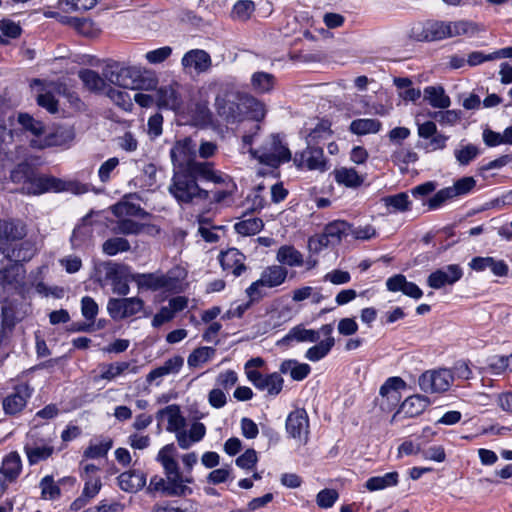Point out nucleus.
Returning a JSON list of instances; mask_svg holds the SVG:
<instances>
[{
  "label": "nucleus",
  "instance_id": "1",
  "mask_svg": "<svg viewBox=\"0 0 512 512\" xmlns=\"http://www.w3.org/2000/svg\"><path fill=\"white\" fill-rule=\"evenodd\" d=\"M214 106L219 117L231 124L241 122L245 118L260 122L266 114L262 102L230 86L220 89L216 95Z\"/></svg>",
  "mask_w": 512,
  "mask_h": 512
},
{
  "label": "nucleus",
  "instance_id": "2",
  "mask_svg": "<svg viewBox=\"0 0 512 512\" xmlns=\"http://www.w3.org/2000/svg\"><path fill=\"white\" fill-rule=\"evenodd\" d=\"M168 192L178 204H191L195 199L206 201L209 191L198 185L190 170L173 171Z\"/></svg>",
  "mask_w": 512,
  "mask_h": 512
},
{
  "label": "nucleus",
  "instance_id": "3",
  "mask_svg": "<svg viewBox=\"0 0 512 512\" xmlns=\"http://www.w3.org/2000/svg\"><path fill=\"white\" fill-rule=\"evenodd\" d=\"M103 76L111 84L124 89L142 88L141 72L137 67H128L119 62L110 61L103 68Z\"/></svg>",
  "mask_w": 512,
  "mask_h": 512
},
{
  "label": "nucleus",
  "instance_id": "4",
  "mask_svg": "<svg viewBox=\"0 0 512 512\" xmlns=\"http://www.w3.org/2000/svg\"><path fill=\"white\" fill-rule=\"evenodd\" d=\"M25 274L23 264L17 263H10L0 270V301L25 294Z\"/></svg>",
  "mask_w": 512,
  "mask_h": 512
},
{
  "label": "nucleus",
  "instance_id": "5",
  "mask_svg": "<svg viewBox=\"0 0 512 512\" xmlns=\"http://www.w3.org/2000/svg\"><path fill=\"white\" fill-rule=\"evenodd\" d=\"M130 280L135 282L140 290L178 292L181 288L180 280L171 272L135 273L130 275Z\"/></svg>",
  "mask_w": 512,
  "mask_h": 512
},
{
  "label": "nucleus",
  "instance_id": "6",
  "mask_svg": "<svg viewBox=\"0 0 512 512\" xmlns=\"http://www.w3.org/2000/svg\"><path fill=\"white\" fill-rule=\"evenodd\" d=\"M251 153L261 164L272 168H277L280 164L289 162L292 159L291 151L279 134L271 135L268 146L251 151Z\"/></svg>",
  "mask_w": 512,
  "mask_h": 512
},
{
  "label": "nucleus",
  "instance_id": "7",
  "mask_svg": "<svg viewBox=\"0 0 512 512\" xmlns=\"http://www.w3.org/2000/svg\"><path fill=\"white\" fill-rule=\"evenodd\" d=\"M476 186V181L471 176H465L454 182L453 186L445 187L437 191L427 202L429 210L440 208L448 200L469 194Z\"/></svg>",
  "mask_w": 512,
  "mask_h": 512
},
{
  "label": "nucleus",
  "instance_id": "8",
  "mask_svg": "<svg viewBox=\"0 0 512 512\" xmlns=\"http://www.w3.org/2000/svg\"><path fill=\"white\" fill-rule=\"evenodd\" d=\"M1 306V324L8 329H13L17 323L21 322L30 312V304L25 301V294L22 296H10L0 301Z\"/></svg>",
  "mask_w": 512,
  "mask_h": 512
},
{
  "label": "nucleus",
  "instance_id": "9",
  "mask_svg": "<svg viewBox=\"0 0 512 512\" xmlns=\"http://www.w3.org/2000/svg\"><path fill=\"white\" fill-rule=\"evenodd\" d=\"M173 171L190 170L197 162L196 144L191 137L177 140L170 149Z\"/></svg>",
  "mask_w": 512,
  "mask_h": 512
},
{
  "label": "nucleus",
  "instance_id": "10",
  "mask_svg": "<svg viewBox=\"0 0 512 512\" xmlns=\"http://www.w3.org/2000/svg\"><path fill=\"white\" fill-rule=\"evenodd\" d=\"M405 388L406 382L401 377H389L380 387L379 397L376 399L380 409L384 412L394 410L401 400V390Z\"/></svg>",
  "mask_w": 512,
  "mask_h": 512
},
{
  "label": "nucleus",
  "instance_id": "11",
  "mask_svg": "<svg viewBox=\"0 0 512 512\" xmlns=\"http://www.w3.org/2000/svg\"><path fill=\"white\" fill-rule=\"evenodd\" d=\"M105 272L104 280L109 282L114 293L126 296L130 292L128 284L129 266L107 261L102 263Z\"/></svg>",
  "mask_w": 512,
  "mask_h": 512
},
{
  "label": "nucleus",
  "instance_id": "12",
  "mask_svg": "<svg viewBox=\"0 0 512 512\" xmlns=\"http://www.w3.org/2000/svg\"><path fill=\"white\" fill-rule=\"evenodd\" d=\"M33 392L34 389L28 383L14 385L12 391L2 400L4 413L14 416L22 412Z\"/></svg>",
  "mask_w": 512,
  "mask_h": 512
},
{
  "label": "nucleus",
  "instance_id": "13",
  "mask_svg": "<svg viewBox=\"0 0 512 512\" xmlns=\"http://www.w3.org/2000/svg\"><path fill=\"white\" fill-rule=\"evenodd\" d=\"M453 383V375L449 369L426 371L419 378V386L425 393H442Z\"/></svg>",
  "mask_w": 512,
  "mask_h": 512
},
{
  "label": "nucleus",
  "instance_id": "14",
  "mask_svg": "<svg viewBox=\"0 0 512 512\" xmlns=\"http://www.w3.org/2000/svg\"><path fill=\"white\" fill-rule=\"evenodd\" d=\"M196 181L212 182L222 184L225 187L235 188L232 178L226 173L216 170L213 162L197 161L190 169Z\"/></svg>",
  "mask_w": 512,
  "mask_h": 512
},
{
  "label": "nucleus",
  "instance_id": "15",
  "mask_svg": "<svg viewBox=\"0 0 512 512\" xmlns=\"http://www.w3.org/2000/svg\"><path fill=\"white\" fill-rule=\"evenodd\" d=\"M293 162L298 169L306 167L308 170L325 171L327 169L323 148L307 145L302 152H296Z\"/></svg>",
  "mask_w": 512,
  "mask_h": 512
},
{
  "label": "nucleus",
  "instance_id": "16",
  "mask_svg": "<svg viewBox=\"0 0 512 512\" xmlns=\"http://www.w3.org/2000/svg\"><path fill=\"white\" fill-rule=\"evenodd\" d=\"M289 437L306 443L309 435V417L304 408H297L288 414L285 423Z\"/></svg>",
  "mask_w": 512,
  "mask_h": 512
},
{
  "label": "nucleus",
  "instance_id": "17",
  "mask_svg": "<svg viewBox=\"0 0 512 512\" xmlns=\"http://www.w3.org/2000/svg\"><path fill=\"white\" fill-rule=\"evenodd\" d=\"M74 138V132L70 128L57 126L49 132H45L41 139H32L30 147L43 150L50 147L63 146L71 142Z\"/></svg>",
  "mask_w": 512,
  "mask_h": 512
},
{
  "label": "nucleus",
  "instance_id": "18",
  "mask_svg": "<svg viewBox=\"0 0 512 512\" xmlns=\"http://www.w3.org/2000/svg\"><path fill=\"white\" fill-rule=\"evenodd\" d=\"M463 277V269L458 264H450L433 271L427 278V285L432 289H441L453 285Z\"/></svg>",
  "mask_w": 512,
  "mask_h": 512
},
{
  "label": "nucleus",
  "instance_id": "19",
  "mask_svg": "<svg viewBox=\"0 0 512 512\" xmlns=\"http://www.w3.org/2000/svg\"><path fill=\"white\" fill-rule=\"evenodd\" d=\"M248 380L255 388L260 391H267L271 396L278 395L284 384V379L278 372L268 375H263L261 372H248Z\"/></svg>",
  "mask_w": 512,
  "mask_h": 512
},
{
  "label": "nucleus",
  "instance_id": "20",
  "mask_svg": "<svg viewBox=\"0 0 512 512\" xmlns=\"http://www.w3.org/2000/svg\"><path fill=\"white\" fill-rule=\"evenodd\" d=\"M27 188L34 195L67 190L65 181L54 176L38 175L36 173L31 178V185L27 186Z\"/></svg>",
  "mask_w": 512,
  "mask_h": 512
},
{
  "label": "nucleus",
  "instance_id": "21",
  "mask_svg": "<svg viewBox=\"0 0 512 512\" xmlns=\"http://www.w3.org/2000/svg\"><path fill=\"white\" fill-rule=\"evenodd\" d=\"M181 65L184 70L193 69L196 73L201 74L207 72L211 68L212 59L207 51L202 49H192L183 55Z\"/></svg>",
  "mask_w": 512,
  "mask_h": 512
},
{
  "label": "nucleus",
  "instance_id": "22",
  "mask_svg": "<svg viewBox=\"0 0 512 512\" xmlns=\"http://www.w3.org/2000/svg\"><path fill=\"white\" fill-rule=\"evenodd\" d=\"M27 234L26 225L18 219H0V245L22 240Z\"/></svg>",
  "mask_w": 512,
  "mask_h": 512
},
{
  "label": "nucleus",
  "instance_id": "23",
  "mask_svg": "<svg viewBox=\"0 0 512 512\" xmlns=\"http://www.w3.org/2000/svg\"><path fill=\"white\" fill-rule=\"evenodd\" d=\"M468 266L475 272H483L489 269L497 277H505L509 272V267L504 260H497L491 256L473 257Z\"/></svg>",
  "mask_w": 512,
  "mask_h": 512
},
{
  "label": "nucleus",
  "instance_id": "24",
  "mask_svg": "<svg viewBox=\"0 0 512 512\" xmlns=\"http://www.w3.org/2000/svg\"><path fill=\"white\" fill-rule=\"evenodd\" d=\"M246 256L236 248H230L224 252H221L219 256L220 264L223 270H231L235 277H239L243 272L246 271L245 265Z\"/></svg>",
  "mask_w": 512,
  "mask_h": 512
},
{
  "label": "nucleus",
  "instance_id": "25",
  "mask_svg": "<svg viewBox=\"0 0 512 512\" xmlns=\"http://www.w3.org/2000/svg\"><path fill=\"white\" fill-rule=\"evenodd\" d=\"M414 37L417 41H438L447 38V22L443 21H430L425 23L421 31L418 33L413 29Z\"/></svg>",
  "mask_w": 512,
  "mask_h": 512
},
{
  "label": "nucleus",
  "instance_id": "26",
  "mask_svg": "<svg viewBox=\"0 0 512 512\" xmlns=\"http://www.w3.org/2000/svg\"><path fill=\"white\" fill-rule=\"evenodd\" d=\"M176 452L177 450L174 443H170L162 447L156 457V460L163 466L167 479L168 477L173 478L182 475L179 470L178 462L174 458Z\"/></svg>",
  "mask_w": 512,
  "mask_h": 512
},
{
  "label": "nucleus",
  "instance_id": "27",
  "mask_svg": "<svg viewBox=\"0 0 512 512\" xmlns=\"http://www.w3.org/2000/svg\"><path fill=\"white\" fill-rule=\"evenodd\" d=\"M118 486L128 493H136L146 485V475L139 470H129L118 477Z\"/></svg>",
  "mask_w": 512,
  "mask_h": 512
},
{
  "label": "nucleus",
  "instance_id": "28",
  "mask_svg": "<svg viewBox=\"0 0 512 512\" xmlns=\"http://www.w3.org/2000/svg\"><path fill=\"white\" fill-rule=\"evenodd\" d=\"M180 94L172 85H166L156 90V105L159 108L179 110L182 107Z\"/></svg>",
  "mask_w": 512,
  "mask_h": 512
},
{
  "label": "nucleus",
  "instance_id": "29",
  "mask_svg": "<svg viewBox=\"0 0 512 512\" xmlns=\"http://www.w3.org/2000/svg\"><path fill=\"white\" fill-rule=\"evenodd\" d=\"M165 416L168 418V425L166 427L168 432L177 433L178 431L183 430L186 424V420L182 416L180 407L178 405H168L156 413V419L159 421L163 420Z\"/></svg>",
  "mask_w": 512,
  "mask_h": 512
},
{
  "label": "nucleus",
  "instance_id": "30",
  "mask_svg": "<svg viewBox=\"0 0 512 512\" xmlns=\"http://www.w3.org/2000/svg\"><path fill=\"white\" fill-rule=\"evenodd\" d=\"M36 252L35 243L31 240H24L8 249L6 257L12 261L11 263L22 264L23 262L30 261Z\"/></svg>",
  "mask_w": 512,
  "mask_h": 512
},
{
  "label": "nucleus",
  "instance_id": "31",
  "mask_svg": "<svg viewBox=\"0 0 512 512\" xmlns=\"http://www.w3.org/2000/svg\"><path fill=\"white\" fill-rule=\"evenodd\" d=\"M184 359L182 356L176 355L167 359L163 365L151 370L146 376V381L152 383L158 378L169 374H176L183 367Z\"/></svg>",
  "mask_w": 512,
  "mask_h": 512
},
{
  "label": "nucleus",
  "instance_id": "32",
  "mask_svg": "<svg viewBox=\"0 0 512 512\" xmlns=\"http://www.w3.org/2000/svg\"><path fill=\"white\" fill-rule=\"evenodd\" d=\"M24 452L30 465H35L40 461L48 459L54 452V447L50 443H42L41 447L36 446L33 441L25 442Z\"/></svg>",
  "mask_w": 512,
  "mask_h": 512
},
{
  "label": "nucleus",
  "instance_id": "33",
  "mask_svg": "<svg viewBox=\"0 0 512 512\" xmlns=\"http://www.w3.org/2000/svg\"><path fill=\"white\" fill-rule=\"evenodd\" d=\"M428 405L429 400L425 396H409L400 405L398 413H403L406 417L413 418L423 413Z\"/></svg>",
  "mask_w": 512,
  "mask_h": 512
},
{
  "label": "nucleus",
  "instance_id": "34",
  "mask_svg": "<svg viewBox=\"0 0 512 512\" xmlns=\"http://www.w3.org/2000/svg\"><path fill=\"white\" fill-rule=\"evenodd\" d=\"M288 271L281 265H271L266 267L262 273L260 280L265 287L273 288L283 284L287 278Z\"/></svg>",
  "mask_w": 512,
  "mask_h": 512
},
{
  "label": "nucleus",
  "instance_id": "35",
  "mask_svg": "<svg viewBox=\"0 0 512 512\" xmlns=\"http://www.w3.org/2000/svg\"><path fill=\"white\" fill-rule=\"evenodd\" d=\"M17 122L24 132L30 133L35 137V139H41L45 134V124L42 121L35 119L29 113H18Z\"/></svg>",
  "mask_w": 512,
  "mask_h": 512
},
{
  "label": "nucleus",
  "instance_id": "36",
  "mask_svg": "<svg viewBox=\"0 0 512 512\" xmlns=\"http://www.w3.org/2000/svg\"><path fill=\"white\" fill-rule=\"evenodd\" d=\"M279 370L283 374L289 373L295 381H302L310 374L311 367L306 363H299L295 359H287L280 364Z\"/></svg>",
  "mask_w": 512,
  "mask_h": 512
},
{
  "label": "nucleus",
  "instance_id": "37",
  "mask_svg": "<svg viewBox=\"0 0 512 512\" xmlns=\"http://www.w3.org/2000/svg\"><path fill=\"white\" fill-rule=\"evenodd\" d=\"M22 469V463L20 456L16 452H12L7 455L0 468V473L5 477L9 482L15 481Z\"/></svg>",
  "mask_w": 512,
  "mask_h": 512
},
{
  "label": "nucleus",
  "instance_id": "38",
  "mask_svg": "<svg viewBox=\"0 0 512 512\" xmlns=\"http://www.w3.org/2000/svg\"><path fill=\"white\" fill-rule=\"evenodd\" d=\"M424 97L434 108L447 109L451 104L450 97L445 94L442 86H427Z\"/></svg>",
  "mask_w": 512,
  "mask_h": 512
},
{
  "label": "nucleus",
  "instance_id": "39",
  "mask_svg": "<svg viewBox=\"0 0 512 512\" xmlns=\"http://www.w3.org/2000/svg\"><path fill=\"white\" fill-rule=\"evenodd\" d=\"M350 229L351 224L344 220L331 221L324 227V231L332 242V246L340 244L343 237L349 235Z\"/></svg>",
  "mask_w": 512,
  "mask_h": 512
},
{
  "label": "nucleus",
  "instance_id": "40",
  "mask_svg": "<svg viewBox=\"0 0 512 512\" xmlns=\"http://www.w3.org/2000/svg\"><path fill=\"white\" fill-rule=\"evenodd\" d=\"M382 123L378 119L359 118L350 123L349 130L355 135L375 134L381 130Z\"/></svg>",
  "mask_w": 512,
  "mask_h": 512
},
{
  "label": "nucleus",
  "instance_id": "41",
  "mask_svg": "<svg viewBox=\"0 0 512 512\" xmlns=\"http://www.w3.org/2000/svg\"><path fill=\"white\" fill-rule=\"evenodd\" d=\"M382 202L389 213L405 212L411 209V201L406 192L385 196L382 198Z\"/></svg>",
  "mask_w": 512,
  "mask_h": 512
},
{
  "label": "nucleus",
  "instance_id": "42",
  "mask_svg": "<svg viewBox=\"0 0 512 512\" xmlns=\"http://www.w3.org/2000/svg\"><path fill=\"white\" fill-rule=\"evenodd\" d=\"M399 474L396 471L385 473L382 476L370 477L365 482V487L369 491L383 490L398 484Z\"/></svg>",
  "mask_w": 512,
  "mask_h": 512
},
{
  "label": "nucleus",
  "instance_id": "43",
  "mask_svg": "<svg viewBox=\"0 0 512 512\" xmlns=\"http://www.w3.org/2000/svg\"><path fill=\"white\" fill-rule=\"evenodd\" d=\"M176 503V501H173ZM199 503L194 499H186L181 506H173L172 502L165 501L153 505L151 512H198Z\"/></svg>",
  "mask_w": 512,
  "mask_h": 512
},
{
  "label": "nucleus",
  "instance_id": "44",
  "mask_svg": "<svg viewBox=\"0 0 512 512\" xmlns=\"http://www.w3.org/2000/svg\"><path fill=\"white\" fill-rule=\"evenodd\" d=\"M275 83V76L267 72L258 71L253 73L251 77V86L253 90L260 94L272 91Z\"/></svg>",
  "mask_w": 512,
  "mask_h": 512
},
{
  "label": "nucleus",
  "instance_id": "45",
  "mask_svg": "<svg viewBox=\"0 0 512 512\" xmlns=\"http://www.w3.org/2000/svg\"><path fill=\"white\" fill-rule=\"evenodd\" d=\"M276 259L283 265L298 267L303 264V255L293 246H281L278 249Z\"/></svg>",
  "mask_w": 512,
  "mask_h": 512
},
{
  "label": "nucleus",
  "instance_id": "46",
  "mask_svg": "<svg viewBox=\"0 0 512 512\" xmlns=\"http://www.w3.org/2000/svg\"><path fill=\"white\" fill-rule=\"evenodd\" d=\"M78 76L89 91L100 92L105 87V80L98 72L92 69H82L79 71Z\"/></svg>",
  "mask_w": 512,
  "mask_h": 512
},
{
  "label": "nucleus",
  "instance_id": "47",
  "mask_svg": "<svg viewBox=\"0 0 512 512\" xmlns=\"http://www.w3.org/2000/svg\"><path fill=\"white\" fill-rule=\"evenodd\" d=\"M193 489L183 484V476L168 477L165 485V496L169 497H185L191 495Z\"/></svg>",
  "mask_w": 512,
  "mask_h": 512
},
{
  "label": "nucleus",
  "instance_id": "48",
  "mask_svg": "<svg viewBox=\"0 0 512 512\" xmlns=\"http://www.w3.org/2000/svg\"><path fill=\"white\" fill-rule=\"evenodd\" d=\"M112 212L116 217L135 216L145 218L149 216V213L146 212L140 205L131 202L117 203L112 207Z\"/></svg>",
  "mask_w": 512,
  "mask_h": 512
},
{
  "label": "nucleus",
  "instance_id": "49",
  "mask_svg": "<svg viewBox=\"0 0 512 512\" xmlns=\"http://www.w3.org/2000/svg\"><path fill=\"white\" fill-rule=\"evenodd\" d=\"M334 345L335 339H324L310 347L306 351L305 357L312 362H317L326 357Z\"/></svg>",
  "mask_w": 512,
  "mask_h": 512
},
{
  "label": "nucleus",
  "instance_id": "50",
  "mask_svg": "<svg viewBox=\"0 0 512 512\" xmlns=\"http://www.w3.org/2000/svg\"><path fill=\"white\" fill-rule=\"evenodd\" d=\"M296 340L298 342H311L319 341V331L313 329H305L301 326L292 328L289 333L283 338V341Z\"/></svg>",
  "mask_w": 512,
  "mask_h": 512
},
{
  "label": "nucleus",
  "instance_id": "51",
  "mask_svg": "<svg viewBox=\"0 0 512 512\" xmlns=\"http://www.w3.org/2000/svg\"><path fill=\"white\" fill-rule=\"evenodd\" d=\"M335 180L346 187L356 188L362 185L363 179L355 169L341 168L335 172Z\"/></svg>",
  "mask_w": 512,
  "mask_h": 512
},
{
  "label": "nucleus",
  "instance_id": "52",
  "mask_svg": "<svg viewBox=\"0 0 512 512\" xmlns=\"http://www.w3.org/2000/svg\"><path fill=\"white\" fill-rule=\"evenodd\" d=\"M263 228L264 222L261 218H249L239 221L234 225L235 231L243 236L255 235Z\"/></svg>",
  "mask_w": 512,
  "mask_h": 512
},
{
  "label": "nucleus",
  "instance_id": "53",
  "mask_svg": "<svg viewBox=\"0 0 512 512\" xmlns=\"http://www.w3.org/2000/svg\"><path fill=\"white\" fill-rule=\"evenodd\" d=\"M130 243L126 238L112 237L102 244V251L108 256H115L118 253L130 250Z\"/></svg>",
  "mask_w": 512,
  "mask_h": 512
},
{
  "label": "nucleus",
  "instance_id": "54",
  "mask_svg": "<svg viewBox=\"0 0 512 512\" xmlns=\"http://www.w3.org/2000/svg\"><path fill=\"white\" fill-rule=\"evenodd\" d=\"M332 135L331 122L322 119L306 137L307 145L317 144L321 139H326Z\"/></svg>",
  "mask_w": 512,
  "mask_h": 512
},
{
  "label": "nucleus",
  "instance_id": "55",
  "mask_svg": "<svg viewBox=\"0 0 512 512\" xmlns=\"http://www.w3.org/2000/svg\"><path fill=\"white\" fill-rule=\"evenodd\" d=\"M153 226L136 222L129 218H123L118 221L117 228L119 233L124 235H139Z\"/></svg>",
  "mask_w": 512,
  "mask_h": 512
},
{
  "label": "nucleus",
  "instance_id": "56",
  "mask_svg": "<svg viewBox=\"0 0 512 512\" xmlns=\"http://www.w3.org/2000/svg\"><path fill=\"white\" fill-rule=\"evenodd\" d=\"M113 441L110 438L104 439L98 444H90L83 453L87 459H97L107 455L108 451L112 448Z\"/></svg>",
  "mask_w": 512,
  "mask_h": 512
},
{
  "label": "nucleus",
  "instance_id": "57",
  "mask_svg": "<svg viewBox=\"0 0 512 512\" xmlns=\"http://www.w3.org/2000/svg\"><path fill=\"white\" fill-rule=\"evenodd\" d=\"M214 354L215 349L212 347H199L188 356V366L191 368L198 367L200 364L207 362Z\"/></svg>",
  "mask_w": 512,
  "mask_h": 512
},
{
  "label": "nucleus",
  "instance_id": "58",
  "mask_svg": "<svg viewBox=\"0 0 512 512\" xmlns=\"http://www.w3.org/2000/svg\"><path fill=\"white\" fill-rule=\"evenodd\" d=\"M34 173L35 171L33 167L29 163L23 162L18 164L17 167L12 170L10 178L13 182H23L30 186L31 178L33 177Z\"/></svg>",
  "mask_w": 512,
  "mask_h": 512
},
{
  "label": "nucleus",
  "instance_id": "59",
  "mask_svg": "<svg viewBox=\"0 0 512 512\" xmlns=\"http://www.w3.org/2000/svg\"><path fill=\"white\" fill-rule=\"evenodd\" d=\"M479 153V148L476 145L467 144L461 149H456L454 151V156L459 165L467 166L479 155Z\"/></svg>",
  "mask_w": 512,
  "mask_h": 512
},
{
  "label": "nucleus",
  "instance_id": "60",
  "mask_svg": "<svg viewBox=\"0 0 512 512\" xmlns=\"http://www.w3.org/2000/svg\"><path fill=\"white\" fill-rule=\"evenodd\" d=\"M99 307L96 301L90 296H84L81 299L82 316L90 323L94 324L98 315Z\"/></svg>",
  "mask_w": 512,
  "mask_h": 512
},
{
  "label": "nucleus",
  "instance_id": "61",
  "mask_svg": "<svg viewBox=\"0 0 512 512\" xmlns=\"http://www.w3.org/2000/svg\"><path fill=\"white\" fill-rule=\"evenodd\" d=\"M339 494L335 489L325 488L318 492L316 503L322 509L331 508L338 500Z\"/></svg>",
  "mask_w": 512,
  "mask_h": 512
},
{
  "label": "nucleus",
  "instance_id": "62",
  "mask_svg": "<svg viewBox=\"0 0 512 512\" xmlns=\"http://www.w3.org/2000/svg\"><path fill=\"white\" fill-rule=\"evenodd\" d=\"M473 30L474 25L470 21L460 20L455 22H447V32H449V34H447V38L465 35Z\"/></svg>",
  "mask_w": 512,
  "mask_h": 512
},
{
  "label": "nucleus",
  "instance_id": "63",
  "mask_svg": "<svg viewBox=\"0 0 512 512\" xmlns=\"http://www.w3.org/2000/svg\"><path fill=\"white\" fill-rule=\"evenodd\" d=\"M173 49L170 46H163L145 54V59L150 64H161L172 55Z\"/></svg>",
  "mask_w": 512,
  "mask_h": 512
},
{
  "label": "nucleus",
  "instance_id": "64",
  "mask_svg": "<svg viewBox=\"0 0 512 512\" xmlns=\"http://www.w3.org/2000/svg\"><path fill=\"white\" fill-rule=\"evenodd\" d=\"M36 103L38 106L44 108L51 114L58 112V100L51 92L38 94L36 97Z\"/></svg>",
  "mask_w": 512,
  "mask_h": 512
}]
</instances>
